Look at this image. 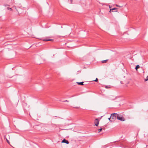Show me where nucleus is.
I'll return each instance as SVG.
<instances>
[{"mask_svg": "<svg viewBox=\"0 0 148 148\" xmlns=\"http://www.w3.org/2000/svg\"><path fill=\"white\" fill-rule=\"evenodd\" d=\"M116 115V113H113L111 114L110 116L111 118V120H110V121L113 122L116 120L117 118Z\"/></svg>", "mask_w": 148, "mask_h": 148, "instance_id": "nucleus-1", "label": "nucleus"}, {"mask_svg": "<svg viewBox=\"0 0 148 148\" xmlns=\"http://www.w3.org/2000/svg\"><path fill=\"white\" fill-rule=\"evenodd\" d=\"M117 118L118 119L121 121H124L125 120L124 118L120 114H118L116 115Z\"/></svg>", "mask_w": 148, "mask_h": 148, "instance_id": "nucleus-2", "label": "nucleus"}, {"mask_svg": "<svg viewBox=\"0 0 148 148\" xmlns=\"http://www.w3.org/2000/svg\"><path fill=\"white\" fill-rule=\"evenodd\" d=\"M42 40L43 41H48L53 40L49 38H43Z\"/></svg>", "mask_w": 148, "mask_h": 148, "instance_id": "nucleus-3", "label": "nucleus"}, {"mask_svg": "<svg viewBox=\"0 0 148 148\" xmlns=\"http://www.w3.org/2000/svg\"><path fill=\"white\" fill-rule=\"evenodd\" d=\"M95 125L96 126H98L99 124V120L98 119H96L95 121Z\"/></svg>", "mask_w": 148, "mask_h": 148, "instance_id": "nucleus-4", "label": "nucleus"}, {"mask_svg": "<svg viewBox=\"0 0 148 148\" xmlns=\"http://www.w3.org/2000/svg\"><path fill=\"white\" fill-rule=\"evenodd\" d=\"M61 142L62 143H66V144H68L69 143V141L68 140H66L65 139H64Z\"/></svg>", "mask_w": 148, "mask_h": 148, "instance_id": "nucleus-5", "label": "nucleus"}, {"mask_svg": "<svg viewBox=\"0 0 148 148\" xmlns=\"http://www.w3.org/2000/svg\"><path fill=\"white\" fill-rule=\"evenodd\" d=\"M108 60H102L101 61V62L102 63H106L107 62Z\"/></svg>", "mask_w": 148, "mask_h": 148, "instance_id": "nucleus-6", "label": "nucleus"}, {"mask_svg": "<svg viewBox=\"0 0 148 148\" xmlns=\"http://www.w3.org/2000/svg\"><path fill=\"white\" fill-rule=\"evenodd\" d=\"M83 83H84L83 82H77V83L79 85H84Z\"/></svg>", "mask_w": 148, "mask_h": 148, "instance_id": "nucleus-7", "label": "nucleus"}, {"mask_svg": "<svg viewBox=\"0 0 148 148\" xmlns=\"http://www.w3.org/2000/svg\"><path fill=\"white\" fill-rule=\"evenodd\" d=\"M117 9L116 8H112L111 9H110V12H111V10H112V11L113 10H117Z\"/></svg>", "mask_w": 148, "mask_h": 148, "instance_id": "nucleus-8", "label": "nucleus"}, {"mask_svg": "<svg viewBox=\"0 0 148 148\" xmlns=\"http://www.w3.org/2000/svg\"><path fill=\"white\" fill-rule=\"evenodd\" d=\"M139 67H140V66L139 65H137L135 67V69H136V70H137V69L139 68Z\"/></svg>", "mask_w": 148, "mask_h": 148, "instance_id": "nucleus-9", "label": "nucleus"}, {"mask_svg": "<svg viewBox=\"0 0 148 148\" xmlns=\"http://www.w3.org/2000/svg\"><path fill=\"white\" fill-rule=\"evenodd\" d=\"M93 81H95V82H98V79L97 78H96V79L95 80H94Z\"/></svg>", "mask_w": 148, "mask_h": 148, "instance_id": "nucleus-10", "label": "nucleus"}, {"mask_svg": "<svg viewBox=\"0 0 148 148\" xmlns=\"http://www.w3.org/2000/svg\"><path fill=\"white\" fill-rule=\"evenodd\" d=\"M102 130V128H101L100 129H98V130L99 131L98 132L99 133L100 132V131L101 130Z\"/></svg>", "mask_w": 148, "mask_h": 148, "instance_id": "nucleus-11", "label": "nucleus"}, {"mask_svg": "<svg viewBox=\"0 0 148 148\" xmlns=\"http://www.w3.org/2000/svg\"><path fill=\"white\" fill-rule=\"evenodd\" d=\"M4 5L5 6H9V5H7V4H5Z\"/></svg>", "mask_w": 148, "mask_h": 148, "instance_id": "nucleus-12", "label": "nucleus"}, {"mask_svg": "<svg viewBox=\"0 0 148 148\" xmlns=\"http://www.w3.org/2000/svg\"><path fill=\"white\" fill-rule=\"evenodd\" d=\"M116 6L117 7H121L122 6H120L119 5H116Z\"/></svg>", "mask_w": 148, "mask_h": 148, "instance_id": "nucleus-13", "label": "nucleus"}, {"mask_svg": "<svg viewBox=\"0 0 148 148\" xmlns=\"http://www.w3.org/2000/svg\"><path fill=\"white\" fill-rule=\"evenodd\" d=\"M108 119L110 121V120H111V116L109 118H108Z\"/></svg>", "mask_w": 148, "mask_h": 148, "instance_id": "nucleus-14", "label": "nucleus"}, {"mask_svg": "<svg viewBox=\"0 0 148 148\" xmlns=\"http://www.w3.org/2000/svg\"><path fill=\"white\" fill-rule=\"evenodd\" d=\"M7 9L8 10H9V9L10 8H9V7H7Z\"/></svg>", "mask_w": 148, "mask_h": 148, "instance_id": "nucleus-15", "label": "nucleus"}, {"mask_svg": "<svg viewBox=\"0 0 148 148\" xmlns=\"http://www.w3.org/2000/svg\"><path fill=\"white\" fill-rule=\"evenodd\" d=\"M148 80V76H147L146 80Z\"/></svg>", "mask_w": 148, "mask_h": 148, "instance_id": "nucleus-16", "label": "nucleus"}, {"mask_svg": "<svg viewBox=\"0 0 148 148\" xmlns=\"http://www.w3.org/2000/svg\"><path fill=\"white\" fill-rule=\"evenodd\" d=\"M65 101H66V102H68L69 101H68L67 100H66L65 101H64V102H65Z\"/></svg>", "mask_w": 148, "mask_h": 148, "instance_id": "nucleus-17", "label": "nucleus"}, {"mask_svg": "<svg viewBox=\"0 0 148 148\" xmlns=\"http://www.w3.org/2000/svg\"><path fill=\"white\" fill-rule=\"evenodd\" d=\"M9 10H11L12 11V9L11 8H10L9 9Z\"/></svg>", "mask_w": 148, "mask_h": 148, "instance_id": "nucleus-18", "label": "nucleus"}, {"mask_svg": "<svg viewBox=\"0 0 148 148\" xmlns=\"http://www.w3.org/2000/svg\"><path fill=\"white\" fill-rule=\"evenodd\" d=\"M7 140V141L8 143H9V141L8 140Z\"/></svg>", "mask_w": 148, "mask_h": 148, "instance_id": "nucleus-19", "label": "nucleus"}, {"mask_svg": "<svg viewBox=\"0 0 148 148\" xmlns=\"http://www.w3.org/2000/svg\"><path fill=\"white\" fill-rule=\"evenodd\" d=\"M74 108H79L78 107H74Z\"/></svg>", "mask_w": 148, "mask_h": 148, "instance_id": "nucleus-20", "label": "nucleus"}, {"mask_svg": "<svg viewBox=\"0 0 148 148\" xmlns=\"http://www.w3.org/2000/svg\"><path fill=\"white\" fill-rule=\"evenodd\" d=\"M115 12H117V10H115Z\"/></svg>", "mask_w": 148, "mask_h": 148, "instance_id": "nucleus-21", "label": "nucleus"}, {"mask_svg": "<svg viewBox=\"0 0 148 148\" xmlns=\"http://www.w3.org/2000/svg\"><path fill=\"white\" fill-rule=\"evenodd\" d=\"M106 88H107V87H108L107 86H106Z\"/></svg>", "mask_w": 148, "mask_h": 148, "instance_id": "nucleus-22", "label": "nucleus"}]
</instances>
